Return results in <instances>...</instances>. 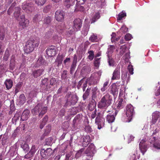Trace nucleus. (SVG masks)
<instances>
[{
	"label": "nucleus",
	"instance_id": "1",
	"mask_svg": "<svg viewBox=\"0 0 160 160\" xmlns=\"http://www.w3.org/2000/svg\"><path fill=\"white\" fill-rule=\"evenodd\" d=\"M112 101V96L108 93H107L98 102V107L100 109H106L111 104Z\"/></svg>",
	"mask_w": 160,
	"mask_h": 160
},
{
	"label": "nucleus",
	"instance_id": "2",
	"mask_svg": "<svg viewBox=\"0 0 160 160\" xmlns=\"http://www.w3.org/2000/svg\"><path fill=\"white\" fill-rule=\"evenodd\" d=\"M39 41L37 40L31 39L28 40L25 43L24 52L26 53H29L32 52L35 48L38 47Z\"/></svg>",
	"mask_w": 160,
	"mask_h": 160
},
{
	"label": "nucleus",
	"instance_id": "3",
	"mask_svg": "<svg viewBox=\"0 0 160 160\" xmlns=\"http://www.w3.org/2000/svg\"><path fill=\"white\" fill-rule=\"evenodd\" d=\"M48 108L43 106L42 102H39L37 104L35 108L32 110V112L35 114L39 113L38 117L42 118L47 112Z\"/></svg>",
	"mask_w": 160,
	"mask_h": 160
},
{
	"label": "nucleus",
	"instance_id": "4",
	"mask_svg": "<svg viewBox=\"0 0 160 160\" xmlns=\"http://www.w3.org/2000/svg\"><path fill=\"white\" fill-rule=\"evenodd\" d=\"M67 101L64 104L65 107L74 105L78 102V97L76 94H71L70 92L68 93L65 96Z\"/></svg>",
	"mask_w": 160,
	"mask_h": 160
},
{
	"label": "nucleus",
	"instance_id": "5",
	"mask_svg": "<svg viewBox=\"0 0 160 160\" xmlns=\"http://www.w3.org/2000/svg\"><path fill=\"white\" fill-rule=\"evenodd\" d=\"M126 114L127 116V122H130L135 114L133 107L131 104L127 105L126 108Z\"/></svg>",
	"mask_w": 160,
	"mask_h": 160
},
{
	"label": "nucleus",
	"instance_id": "6",
	"mask_svg": "<svg viewBox=\"0 0 160 160\" xmlns=\"http://www.w3.org/2000/svg\"><path fill=\"white\" fill-rule=\"evenodd\" d=\"M105 119L103 117L102 113L100 112L97 113V116L95 119V123L98 126V129H100L105 125Z\"/></svg>",
	"mask_w": 160,
	"mask_h": 160
},
{
	"label": "nucleus",
	"instance_id": "7",
	"mask_svg": "<svg viewBox=\"0 0 160 160\" xmlns=\"http://www.w3.org/2000/svg\"><path fill=\"white\" fill-rule=\"evenodd\" d=\"M53 153V151L51 148H48L45 150L42 149L40 151V154L42 157L44 159L48 158Z\"/></svg>",
	"mask_w": 160,
	"mask_h": 160
},
{
	"label": "nucleus",
	"instance_id": "8",
	"mask_svg": "<svg viewBox=\"0 0 160 160\" xmlns=\"http://www.w3.org/2000/svg\"><path fill=\"white\" fill-rule=\"evenodd\" d=\"M22 9L27 13L32 12L33 9V5L32 2H24L22 5Z\"/></svg>",
	"mask_w": 160,
	"mask_h": 160
},
{
	"label": "nucleus",
	"instance_id": "9",
	"mask_svg": "<svg viewBox=\"0 0 160 160\" xmlns=\"http://www.w3.org/2000/svg\"><path fill=\"white\" fill-rule=\"evenodd\" d=\"M21 20L19 22L20 27H21L22 29L28 27L29 23V20L27 19H25L24 15H22L20 16Z\"/></svg>",
	"mask_w": 160,
	"mask_h": 160
},
{
	"label": "nucleus",
	"instance_id": "10",
	"mask_svg": "<svg viewBox=\"0 0 160 160\" xmlns=\"http://www.w3.org/2000/svg\"><path fill=\"white\" fill-rule=\"evenodd\" d=\"M65 13L63 11L58 10L55 13V18L56 20L58 22H62L64 18Z\"/></svg>",
	"mask_w": 160,
	"mask_h": 160
},
{
	"label": "nucleus",
	"instance_id": "11",
	"mask_svg": "<svg viewBox=\"0 0 160 160\" xmlns=\"http://www.w3.org/2000/svg\"><path fill=\"white\" fill-rule=\"evenodd\" d=\"M100 78L98 76H93L92 75L88 79V84L91 86L92 85L97 84L99 82Z\"/></svg>",
	"mask_w": 160,
	"mask_h": 160
},
{
	"label": "nucleus",
	"instance_id": "12",
	"mask_svg": "<svg viewBox=\"0 0 160 160\" xmlns=\"http://www.w3.org/2000/svg\"><path fill=\"white\" fill-rule=\"evenodd\" d=\"M119 88V86L116 84L113 83L110 87L109 92L112 94L114 97L116 96L118 94V90Z\"/></svg>",
	"mask_w": 160,
	"mask_h": 160
},
{
	"label": "nucleus",
	"instance_id": "13",
	"mask_svg": "<svg viewBox=\"0 0 160 160\" xmlns=\"http://www.w3.org/2000/svg\"><path fill=\"white\" fill-rule=\"evenodd\" d=\"M82 21L79 18L75 19L73 21V27L77 31H79L82 26Z\"/></svg>",
	"mask_w": 160,
	"mask_h": 160
},
{
	"label": "nucleus",
	"instance_id": "14",
	"mask_svg": "<svg viewBox=\"0 0 160 160\" xmlns=\"http://www.w3.org/2000/svg\"><path fill=\"white\" fill-rule=\"evenodd\" d=\"M46 53L47 55L50 57L55 56L57 53L55 47L51 46L48 48L46 50Z\"/></svg>",
	"mask_w": 160,
	"mask_h": 160
},
{
	"label": "nucleus",
	"instance_id": "15",
	"mask_svg": "<svg viewBox=\"0 0 160 160\" xmlns=\"http://www.w3.org/2000/svg\"><path fill=\"white\" fill-rule=\"evenodd\" d=\"M95 149V146L93 144L91 143L85 151V153L87 156H93V154Z\"/></svg>",
	"mask_w": 160,
	"mask_h": 160
},
{
	"label": "nucleus",
	"instance_id": "16",
	"mask_svg": "<svg viewBox=\"0 0 160 160\" xmlns=\"http://www.w3.org/2000/svg\"><path fill=\"white\" fill-rule=\"evenodd\" d=\"M139 148L141 152L144 155L147 150V145L145 143V140H142L139 144Z\"/></svg>",
	"mask_w": 160,
	"mask_h": 160
},
{
	"label": "nucleus",
	"instance_id": "17",
	"mask_svg": "<svg viewBox=\"0 0 160 160\" xmlns=\"http://www.w3.org/2000/svg\"><path fill=\"white\" fill-rule=\"evenodd\" d=\"M120 78V69L116 68L114 70L112 76V80L119 79Z\"/></svg>",
	"mask_w": 160,
	"mask_h": 160
},
{
	"label": "nucleus",
	"instance_id": "18",
	"mask_svg": "<svg viewBox=\"0 0 160 160\" xmlns=\"http://www.w3.org/2000/svg\"><path fill=\"white\" fill-rule=\"evenodd\" d=\"M30 111L28 109H25L22 112L21 116V120L22 121L26 120L29 115Z\"/></svg>",
	"mask_w": 160,
	"mask_h": 160
},
{
	"label": "nucleus",
	"instance_id": "19",
	"mask_svg": "<svg viewBox=\"0 0 160 160\" xmlns=\"http://www.w3.org/2000/svg\"><path fill=\"white\" fill-rule=\"evenodd\" d=\"M44 71L42 69L34 70L32 72V75L34 78H37L43 74Z\"/></svg>",
	"mask_w": 160,
	"mask_h": 160
},
{
	"label": "nucleus",
	"instance_id": "20",
	"mask_svg": "<svg viewBox=\"0 0 160 160\" xmlns=\"http://www.w3.org/2000/svg\"><path fill=\"white\" fill-rule=\"evenodd\" d=\"M84 3H81L80 2H77L76 4V6L75 7L74 11L75 12H83L85 10V8L84 7L82 6V5L84 4Z\"/></svg>",
	"mask_w": 160,
	"mask_h": 160
},
{
	"label": "nucleus",
	"instance_id": "21",
	"mask_svg": "<svg viewBox=\"0 0 160 160\" xmlns=\"http://www.w3.org/2000/svg\"><path fill=\"white\" fill-rule=\"evenodd\" d=\"M75 2V0H65L64 4L67 8H69L74 5Z\"/></svg>",
	"mask_w": 160,
	"mask_h": 160
},
{
	"label": "nucleus",
	"instance_id": "22",
	"mask_svg": "<svg viewBox=\"0 0 160 160\" xmlns=\"http://www.w3.org/2000/svg\"><path fill=\"white\" fill-rule=\"evenodd\" d=\"M51 130V126L48 125L47 126L45 129L44 133L41 137V139H43L45 136H47L50 133Z\"/></svg>",
	"mask_w": 160,
	"mask_h": 160
},
{
	"label": "nucleus",
	"instance_id": "23",
	"mask_svg": "<svg viewBox=\"0 0 160 160\" xmlns=\"http://www.w3.org/2000/svg\"><path fill=\"white\" fill-rule=\"evenodd\" d=\"M115 116L114 115L109 113L107 116L106 120L109 123H112L114 121Z\"/></svg>",
	"mask_w": 160,
	"mask_h": 160
},
{
	"label": "nucleus",
	"instance_id": "24",
	"mask_svg": "<svg viewBox=\"0 0 160 160\" xmlns=\"http://www.w3.org/2000/svg\"><path fill=\"white\" fill-rule=\"evenodd\" d=\"M48 119V117L47 115H45L43 118L42 121L40 122L39 128L41 129L43 128L44 126L46 125V122Z\"/></svg>",
	"mask_w": 160,
	"mask_h": 160
},
{
	"label": "nucleus",
	"instance_id": "25",
	"mask_svg": "<svg viewBox=\"0 0 160 160\" xmlns=\"http://www.w3.org/2000/svg\"><path fill=\"white\" fill-rule=\"evenodd\" d=\"M45 60L42 57L39 58L37 60L35 64V66L36 67H39L40 66L44 64Z\"/></svg>",
	"mask_w": 160,
	"mask_h": 160
},
{
	"label": "nucleus",
	"instance_id": "26",
	"mask_svg": "<svg viewBox=\"0 0 160 160\" xmlns=\"http://www.w3.org/2000/svg\"><path fill=\"white\" fill-rule=\"evenodd\" d=\"M107 56L108 57V62L109 65L110 66H114L115 64L114 59L112 57L109 55L108 53V54Z\"/></svg>",
	"mask_w": 160,
	"mask_h": 160
},
{
	"label": "nucleus",
	"instance_id": "27",
	"mask_svg": "<svg viewBox=\"0 0 160 160\" xmlns=\"http://www.w3.org/2000/svg\"><path fill=\"white\" fill-rule=\"evenodd\" d=\"M6 66L4 64L0 65V78L2 77V75L5 72L6 70H7Z\"/></svg>",
	"mask_w": 160,
	"mask_h": 160
},
{
	"label": "nucleus",
	"instance_id": "28",
	"mask_svg": "<svg viewBox=\"0 0 160 160\" xmlns=\"http://www.w3.org/2000/svg\"><path fill=\"white\" fill-rule=\"evenodd\" d=\"M15 12L14 13V16L16 19H18L20 15L21 8L20 7H16L15 8Z\"/></svg>",
	"mask_w": 160,
	"mask_h": 160
},
{
	"label": "nucleus",
	"instance_id": "29",
	"mask_svg": "<svg viewBox=\"0 0 160 160\" xmlns=\"http://www.w3.org/2000/svg\"><path fill=\"white\" fill-rule=\"evenodd\" d=\"M124 101L122 98H120L118 101V104L117 105L116 108L119 109L122 108L124 106Z\"/></svg>",
	"mask_w": 160,
	"mask_h": 160
},
{
	"label": "nucleus",
	"instance_id": "30",
	"mask_svg": "<svg viewBox=\"0 0 160 160\" xmlns=\"http://www.w3.org/2000/svg\"><path fill=\"white\" fill-rule=\"evenodd\" d=\"M98 90L97 86L92 88V99H94L97 98L96 94Z\"/></svg>",
	"mask_w": 160,
	"mask_h": 160
},
{
	"label": "nucleus",
	"instance_id": "31",
	"mask_svg": "<svg viewBox=\"0 0 160 160\" xmlns=\"http://www.w3.org/2000/svg\"><path fill=\"white\" fill-rule=\"evenodd\" d=\"M42 15L41 14H37L35 15L33 18V21L37 22L40 21L42 18Z\"/></svg>",
	"mask_w": 160,
	"mask_h": 160
},
{
	"label": "nucleus",
	"instance_id": "32",
	"mask_svg": "<svg viewBox=\"0 0 160 160\" xmlns=\"http://www.w3.org/2000/svg\"><path fill=\"white\" fill-rule=\"evenodd\" d=\"M9 139L7 138V136L5 134L3 136V137L2 138V144L3 145L5 144H9V145H10L9 143Z\"/></svg>",
	"mask_w": 160,
	"mask_h": 160
},
{
	"label": "nucleus",
	"instance_id": "33",
	"mask_svg": "<svg viewBox=\"0 0 160 160\" xmlns=\"http://www.w3.org/2000/svg\"><path fill=\"white\" fill-rule=\"evenodd\" d=\"M91 89V88H89L88 87V88L85 91V92L84 93L82 96L83 100H85L86 99L88 98L90 94Z\"/></svg>",
	"mask_w": 160,
	"mask_h": 160
},
{
	"label": "nucleus",
	"instance_id": "34",
	"mask_svg": "<svg viewBox=\"0 0 160 160\" xmlns=\"http://www.w3.org/2000/svg\"><path fill=\"white\" fill-rule=\"evenodd\" d=\"M52 17L50 16H46L44 18L43 23L45 24H49L52 20Z\"/></svg>",
	"mask_w": 160,
	"mask_h": 160
},
{
	"label": "nucleus",
	"instance_id": "35",
	"mask_svg": "<svg viewBox=\"0 0 160 160\" xmlns=\"http://www.w3.org/2000/svg\"><path fill=\"white\" fill-rule=\"evenodd\" d=\"M20 116V114L19 113H16L14 117L12 119V122L13 124H16V122L17 120H18Z\"/></svg>",
	"mask_w": 160,
	"mask_h": 160
},
{
	"label": "nucleus",
	"instance_id": "36",
	"mask_svg": "<svg viewBox=\"0 0 160 160\" xmlns=\"http://www.w3.org/2000/svg\"><path fill=\"white\" fill-rule=\"evenodd\" d=\"M126 16V13L123 11L120 13L118 16L117 20L120 21L121 20L122 18Z\"/></svg>",
	"mask_w": 160,
	"mask_h": 160
},
{
	"label": "nucleus",
	"instance_id": "37",
	"mask_svg": "<svg viewBox=\"0 0 160 160\" xmlns=\"http://www.w3.org/2000/svg\"><path fill=\"white\" fill-rule=\"evenodd\" d=\"M100 17L99 13L97 12L93 16L91 21V23H93L95 22L97 20L99 19Z\"/></svg>",
	"mask_w": 160,
	"mask_h": 160
},
{
	"label": "nucleus",
	"instance_id": "38",
	"mask_svg": "<svg viewBox=\"0 0 160 160\" xmlns=\"http://www.w3.org/2000/svg\"><path fill=\"white\" fill-rule=\"evenodd\" d=\"M89 40L92 42H97L98 41L97 36L96 34H93L90 36Z\"/></svg>",
	"mask_w": 160,
	"mask_h": 160
},
{
	"label": "nucleus",
	"instance_id": "39",
	"mask_svg": "<svg viewBox=\"0 0 160 160\" xmlns=\"http://www.w3.org/2000/svg\"><path fill=\"white\" fill-rule=\"evenodd\" d=\"M21 147L23 150L27 152L29 150V148L28 144L26 143L25 142L22 143L21 145Z\"/></svg>",
	"mask_w": 160,
	"mask_h": 160
},
{
	"label": "nucleus",
	"instance_id": "40",
	"mask_svg": "<svg viewBox=\"0 0 160 160\" xmlns=\"http://www.w3.org/2000/svg\"><path fill=\"white\" fill-rule=\"evenodd\" d=\"M88 53L89 54L88 56V59L90 61L92 60L93 59L94 56V51L92 50H90L88 51Z\"/></svg>",
	"mask_w": 160,
	"mask_h": 160
},
{
	"label": "nucleus",
	"instance_id": "41",
	"mask_svg": "<svg viewBox=\"0 0 160 160\" xmlns=\"http://www.w3.org/2000/svg\"><path fill=\"white\" fill-rule=\"evenodd\" d=\"M4 37V30L3 29L0 28V39L3 40Z\"/></svg>",
	"mask_w": 160,
	"mask_h": 160
},
{
	"label": "nucleus",
	"instance_id": "42",
	"mask_svg": "<svg viewBox=\"0 0 160 160\" xmlns=\"http://www.w3.org/2000/svg\"><path fill=\"white\" fill-rule=\"evenodd\" d=\"M48 80V79L47 78H44L43 79H42L41 83V86L43 87V86L45 85L46 87H47Z\"/></svg>",
	"mask_w": 160,
	"mask_h": 160
},
{
	"label": "nucleus",
	"instance_id": "43",
	"mask_svg": "<svg viewBox=\"0 0 160 160\" xmlns=\"http://www.w3.org/2000/svg\"><path fill=\"white\" fill-rule=\"evenodd\" d=\"M35 3L38 6L43 5L46 2V0H34Z\"/></svg>",
	"mask_w": 160,
	"mask_h": 160
},
{
	"label": "nucleus",
	"instance_id": "44",
	"mask_svg": "<svg viewBox=\"0 0 160 160\" xmlns=\"http://www.w3.org/2000/svg\"><path fill=\"white\" fill-rule=\"evenodd\" d=\"M9 56V51L8 50H7L5 52L4 56L3 57L4 60L5 61H7Z\"/></svg>",
	"mask_w": 160,
	"mask_h": 160
},
{
	"label": "nucleus",
	"instance_id": "45",
	"mask_svg": "<svg viewBox=\"0 0 160 160\" xmlns=\"http://www.w3.org/2000/svg\"><path fill=\"white\" fill-rule=\"evenodd\" d=\"M4 84L7 89H10V79H7L4 82Z\"/></svg>",
	"mask_w": 160,
	"mask_h": 160
},
{
	"label": "nucleus",
	"instance_id": "46",
	"mask_svg": "<svg viewBox=\"0 0 160 160\" xmlns=\"http://www.w3.org/2000/svg\"><path fill=\"white\" fill-rule=\"evenodd\" d=\"M85 81V79L84 78L78 82V84L77 85V87L78 89H80L81 87V86L82 83L84 82Z\"/></svg>",
	"mask_w": 160,
	"mask_h": 160
},
{
	"label": "nucleus",
	"instance_id": "47",
	"mask_svg": "<svg viewBox=\"0 0 160 160\" xmlns=\"http://www.w3.org/2000/svg\"><path fill=\"white\" fill-rule=\"evenodd\" d=\"M67 71L66 70H64L63 71L62 73L61 77L62 79H65L67 78Z\"/></svg>",
	"mask_w": 160,
	"mask_h": 160
},
{
	"label": "nucleus",
	"instance_id": "48",
	"mask_svg": "<svg viewBox=\"0 0 160 160\" xmlns=\"http://www.w3.org/2000/svg\"><path fill=\"white\" fill-rule=\"evenodd\" d=\"M100 58H97L95 59L94 61V65L95 66L97 67H98L100 64Z\"/></svg>",
	"mask_w": 160,
	"mask_h": 160
},
{
	"label": "nucleus",
	"instance_id": "49",
	"mask_svg": "<svg viewBox=\"0 0 160 160\" xmlns=\"http://www.w3.org/2000/svg\"><path fill=\"white\" fill-rule=\"evenodd\" d=\"M11 112H12L14 111L15 110V108L14 104V101L13 100H12L11 102Z\"/></svg>",
	"mask_w": 160,
	"mask_h": 160
},
{
	"label": "nucleus",
	"instance_id": "50",
	"mask_svg": "<svg viewBox=\"0 0 160 160\" xmlns=\"http://www.w3.org/2000/svg\"><path fill=\"white\" fill-rule=\"evenodd\" d=\"M128 69L131 74L132 75L133 74V68L132 65H129L128 67Z\"/></svg>",
	"mask_w": 160,
	"mask_h": 160
},
{
	"label": "nucleus",
	"instance_id": "51",
	"mask_svg": "<svg viewBox=\"0 0 160 160\" xmlns=\"http://www.w3.org/2000/svg\"><path fill=\"white\" fill-rule=\"evenodd\" d=\"M71 156L72 154L71 153L66 154L65 160H72V158L71 157Z\"/></svg>",
	"mask_w": 160,
	"mask_h": 160
},
{
	"label": "nucleus",
	"instance_id": "52",
	"mask_svg": "<svg viewBox=\"0 0 160 160\" xmlns=\"http://www.w3.org/2000/svg\"><path fill=\"white\" fill-rule=\"evenodd\" d=\"M85 131L89 133L91 132H92V130L91 127L89 125H88L86 126L85 128Z\"/></svg>",
	"mask_w": 160,
	"mask_h": 160
},
{
	"label": "nucleus",
	"instance_id": "53",
	"mask_svg": "<svg viewBox=\"0 0 160 160\" xmlns=\"http://www.w3.org/2000/svg\"><path fill=\"white\" fill-rule=\"evenodd\" d=\"M57 30L59 33H62L65 31V29L64 28H61L60 26H58L57 28Z\"/></svg>",
	"mask_w": 160,
	"mask_h": 160
},
{
	"label": "nucleus",
	"instance_id": "54",
	"mask_svg": "<svg viewBox=\"0 0 160 160\" xmlns=\"http://www.w3.org/2000/svg\"><path fill=\"white\" fill-rule=\"evenodd\" d=\"M56 80L54 78H52L50 81V84L52 86H53L55 84Z\"/></svg>",
	"mask_w": 160,
	"mask_h": 160
},
{
	"label": "nucleus",
	"instance_id": "55",
	"mask_svg": "<svg viewBox=\"0 0 160 160\" xmlns=\"http://www.w3.org/2000/svg\"><path fill=\"white\" fill-rule=\"evenodd\" d=\"M115 47L114 46H110V48L108 49V51L107 52V53L108 54V53L109 54V53L110 52L112 53Z\"/></svg>",
	"mask_w": 160,
	"mask_h": 160
},
{
	"label": "nucleus",
	"instance_id": "56",
	"mask_svg": "<svg viewBox=\"0 0 160 160\" xmlns=\"http://www.w3.org/2000/svg\"><path fill=\"white\" fill-rule=\"evenodd\" d=\"M20 129L19 128H17L14 131V132L12 133V137H15L18 134V133L20 131Z\"/></svg>",
	"mask_w": 160,
	"mask_h": 160
},
{
	"label": "nucleus",
	"instance_id": "57",
	"mask_svg": "<svg viewBox=\"0 0 160 160\" xmlns=\"http://www.w3.org/2000/svg\"><path fill=\"white\" fill-rule=\"evenodd\" d=\"M132 38V36L129 33L127 34L125 36V39L126 41L130 40Z\"/></svg>",
	"mask_w": 160,
	"mask_h": 160
},
{
	"label": "nucleus",
	"instance_id": "58",
	"mask_svg": "<svg viewBox=\"0 0 160 160\" xmlns=\"http://www.w3.org/2000/svg\"><path fill=\"white\" fill-rule=\"evenodd\" d=\"M75 28L73 27L71 28L70 30L68 31L67 34L69 35H71L74 33L75 32Z\"/></svg>",
	"mask_w": 160,
	"mask_h": 160
},
{
	"label": "nucleus",
	"instance_id": "59",
	"mask_svg": "<svg viewBox=\"0 0 160 160\" xmlns=\"http://www.w3.org/2000/svg\"><path fill=\"white\" fill-rule=\"evenodd\" d=\"M153 147L156 149L160 150V143H155L153 144Z\"/></svg>",
	"mask_w": 160,
	"mask_h": 160
},
{
	"label": "nucleus",
	"instance_id": "60",
	"mask_svg": "<svg viewBox=\"0 0 160 160\" xmlns=\"http://www.w3.org/2000/svg\"><path fill=\"white\" fill-rule=\"evenodd\" d=\"M97 116V110L96 109L94 112H92L91 115V118L92 119H94Z\"/></svg>",
	"mask_w": 160,
	"mask_h": 160
},
{
	"label": "nucleus",
	"instance_id": "61",
	"mask_svg": "<svg viewBox=\"0 0 160 160\" xmlns=\"http://www.w3.org/2000/svg\"><path fill=\"white\" fill-rule=\"evenodd\" d=\"M83 141L88 142V143H89L91 140L90 137L88 135L86 136L84 138H83Z\"/></svg>",
	"mask_w": 160,
	"mask_h": 160
},
{
	"label": "nucleus",
	"instance_id": "62",
	"mask_svg": "<svg viewBox=\"0 0 160 160\" xmlns=\"http://www.w3.org/2000/svg\"><path fill=\"white\" fill-rule=\"evenodd\" d=\"M20 99L21 103H24L25 101V97L23 94L21 95L20 97Z\"/></svg>",
	"mask_w": 160,
	"mask_h": 160
},
{
	"label": "nucleus",
	"instance_id": "63",
	"mask_svg": "<svg viewBox=\"0 0 160 160\" xmlns=\"http://www.w3.org/2000/svg\"><path fill=\"white\" fill-rule=\"evenodd\" d=\"M76 66V65L72 64L70 70V73L71 74H72L73 73V72L74 71Z\"/></svg>",
	"mask_w": 160,
	"mask_h": 160
},
{
	"label": "nucleus",
	"instance_id": "64",
	"mask_svg": "<svg viewBox=\"0 0 160 160\" xmlns=\"http://www.w3.org/2000/svg\"><path fill=\"white\" fill-rule=\"evenodd\" d=\"M88 82V80H86L85 81V82L83 84L82 88L83 91V92L85 91L86 88L87 86Z\"/></svg>",
	"mask_w": 160,
	"mask_h": 160
}]
</instances>
